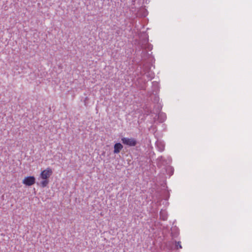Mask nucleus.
<instances>
[{"mask_svg":"<svg viewBox=\"0 0 252 252\" xmlns=\"http://www.w3.org/2000/svg\"><path fill=\"white\" fill-rule=\"evenodd\" d=\"M53 174L52 169L48 167L42 171L39 175L38 180H41L39 185L42 187H46L49 183V178Z\"/></svg>","mask_w":252,"mask_h":252,"instance_id":"nucleus-1","label":"nucleus"},{"mask_svg":"<svg viewBox=\"0 0 252 252\" xmlns=\"http://www.w3.org/2000/svg\"><path fill=\"white\" fill-rule=\"evenodd\" d=\"M122 143L128 146H135L137 144L136 140L133 138L124 137L121 139Z\"/></svg>","mask_w":252,"mask_h":252,"instance_id":"nucleus-2","label":"nucleus"},{"mask_svg":"<svg viewBox=\"0 0 252 252\" xmlns=\"http://www.w3.org/2000/svg\"><path fill=\"white\" fill-rule=\"evenodd\" d=\"M160 218L163 220H165L167 219V215L166 212L161 211L160 212Z\"/></svg>","mask_w":252,"mask_h":252,"instance_id":"nucleus-5","label":"nucleus"},{"mask_svg":"<svg viewBox=\"0 0 252 252\" xmlns=\"http://www.w3.org/2000/svg\"><path fill=\"white\" fill-rule=\"evenodd\" d=\"M123 146L120 143H117L114 146V153L118 154L120 152L121 150L123 149Z\"/></svg>","mask_w":252,"mask_h":252,"instance_id":"nucleus-4","label":"nucleus"},{"mask_svg":"<svg viewBox=\"0 0 252 252\" xmlns=\"http://www.w3.org/2000/svg\"><path fill=\"white\" fill-rule=\"evenodd\" d=\"M176 246L177 249H181L182 248V246L181 245V242H177L176 244Z\"/></svg>","mask_w":252,"mask_h":252,"instance_id":"nucleus-6","label":"nucleus"},{"mask_svg":"<svg viewBox=\"0 0 252 252\" xmlns=\"http://www.w3.org/2000/svg\"><path fill=\"white\" fill-rule=\"evenodd\" d=\"M35 183V178L34 176H28L24 178L22 183L26 186H31Z\"/></svg>","mask_w":252,"mask_h":252,"instance_id":"nucleus-3","label":"nucleus"}]
</instances>
